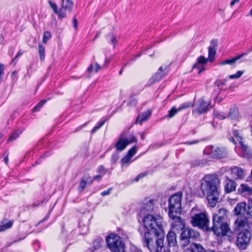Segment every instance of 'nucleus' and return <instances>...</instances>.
Here are the masks:
<instances>
[{"label":"nucleus","mask_w":252,"mask_h":252,"mask_svg":"<svg viewBox=\"0 0 252 252\" xmlns=\"http://www.w3.org/2000/svg\"><path fill=\"white\" fill-rule=\"evenodd\" d=\"M220 184V179L214 175H207L201 180V191L207 195L208 203L212 207H215L218 202Z\"/></svg>","instance_id":"obj_1"},{"label":"nucleus","mask_w":252,"mask_h":252,"mask_svg":"<svg viewBox=\"0 0 252 252\" xmlns=\"http://www.w3.org/2000/svg\"><path fill=\"white\" fill-rule=\"evenodd\" d=\"M182 192H179L170 196L168 200L169 216L173 221H175V225H179L180 228L184 227V222L179 216L182 209Z\"/></svg>","instance_id":"obj_2"},{"label":"nucleus","mask_w":252,"mask_h":252,"mask_svg":"<svg viewBox=\"0 0 252 252\" xmlns=\"http://www.w3.org/2000/svg\"><path fill=\"white\" fill-rule=\"evenodd\" d=\"M143 220L145 228L150 230V232L152 231L153 234L164 236L163 227L166 224L160 216H153L148 214L144 218Z\"/></svg>","instance_id":"obj_3"},{"label":"nucleus","mask_w":252,"mask_h":252,"mask_svg":"<svg viewBox=\"0 0 252 252\" xmlns=\"http://www.w3.org/2000/svg\"><path fill=\"white\" fill-rule=\"evenodd\" d=\"M158 238L153 243V234L147 231L145 232L144 241L146 246L151 252H161L164 245V237L161 235H156Z\"/></svg>","instance_id":"obj_4"},{"label":"nucleus","mask_w":252,"mask_h":252,"mask_svg":"<svg viewBox=\"0 0 252 252\" xmlns=\"http://www.w3.org/2000/svg\"><path fill=\"white\" fill-rule=\"evenodd\" d=\"M49 3L54 13L61 20L66 17V11H70L73 6L72 1H58V3L49 1Z\"/></svg>","instance_id":"obj_5"},{"label":"nucleus","mask_w":252,"mask_h":252,"mask_svg":"<svg viewBox=\"0 0 252 252\" xmlns=\"http://www.w3.org/2000/svg\"><path fill=\"white\" fill-rule=\"evenodd\" d=\"M190 222L194 227H197L206 231H210L209 216L205 212L200 213L192 216Z\"/></svg>","instance_id":"obj_6"},{"label":"nucleus","mask_w":252,"mask_h":252,"mask_svg":"<svg viewBox=\"0 0 252 252\" xmlns=\"http://www.w3.org/2000/svg\"><path fill=\"white\" fill-rule=\"evenodd\" d=\"M203 154L210 158L220 159L227 157L228 151L224 147L210 145L205 147L203 150Z\"/></svg>","instance_id":"obj_7"},{"label":"nucleus","mask_w":252,"mask_h":252,"mask_svg":"<svg viewBox=\"0 0 252 252\" xmlns=\"http://www.w3.org/2000/svg\"><path fill=\"white\" fill-rule=\"evenodd\" d=\"M108 248L111 252H121L123 250V244L121 237L112 233L106 238Z\"/></svg>","instance_id":"obj_8"},{"label":"nucleus","mask_w":252,"mask_h":252,"mask_svg":"<svg viewBox=\"0 0 252 252\" xmlns=\"http://www.w3.org/2000/svg\"><path fill=\"white\" fill-rule=\"evenodd\" d=\"M251 238V233L250 231H241L237 235L236 245L240 250H245L250 244Z\"/></svg>","instance_id":"obj_9"},{"label":"nucleus","mask_w":252,"mask_h":252,"mask_svg":"<svg viewBox=\"0 0 252 252\" xmlns=\"http://www.w3.org/2000/svg\"><path fill=\"white\" fill-rule=\"evenodd\" d=\"M230 230V227L226 222L215 221L213 222V226L210 227V230L219 236L226 235Z\"/></svg>","instance_id":"obj_10"},{"label":"nucleus","mask_w":252,"mask_h":252,"mask_svg":"<svg viewBox=\"0 0 252 252\" xmlns=\"http://www.w3.org/2000/svg\"><path fill=\"white\" fill-rule=\"evenodd\" d=\"M136 142L137 139L135 136L132 135L129 138H126L122 134L120 136L115 146L117 151H122L128 144Z\"/></svg>","instance_id":"obj_11"},{"label":"nucleus","mask_w":252,"mask_h":252,"mask_svg":"<svg viewBox=\"0 0 252 252\" xmlns=\"http://www.w3.org/2000/svg\"><path fill=\"white\" fill-rule=\"evenodd\" d=\"M234 224L235 229L238 231H250L252 228V223L249 222L245 217L237 218Z\"/></svg>","instance_id":"obj_12"},{"label":"nucleus","mask_w":252,"mask_h":252,"mask_svg":"<svg viewBox=\"0 0 252 252\" xmlns=\"http://www.w3.org/2000/svg\"><path fill=\"white\" fill-rule=\"evenodd\" d=\"M208 59L203 56H200L197 59L196 63L192 66V70H196L197 74H199L205 70L204 66Z\"/></svg>","instance_id":"obj_13"},{"label":"nucleus","mask_w":252,"mask_h":252,"mask_svg":"<svg viewBox=\"0 0 252 252\" xmlns=\"http://www.w3.org/2000/svg\"><path fill=\"white\" fill-rule=\"evenodd\" d=\"M228 211L225 209H220L218 213L214 214L213 222L215 221L224 222L227 218Z\"/></svg>","instance_id":"obj_14"},{"label":"nucleus","mask_w":252,"mask_h":252,"mask_svg":"<svg viewBox=\"0 0 252 252\" xmlns=\"http://www.w3.org/2000/svg\"><path fill=\"white\" fill-rule=\"evenodd\" d=\"M166 68V67H160L157 72L150 79V83L153 84L160 80L165 75Z\"/></svg>","instance_id":"obj_15"},{"label":"nucleus","mask_w":252,"mask_h":252,"mask_svg":"<svg viewBox=\"0 0 252 252\" xmlns=\"http://www.w3.org/2000/svg\"><path fill=\"white\" fill-rule=\"evenodd\" d=\"M210 104L209 101H205L204 98L199 99L197 107L194 109V112H196L198 114H202L207 111V108Z\"/></svg>","instance_id":"obj_16"},{"label":"nucleus","mask_w":252,"mask_h":252,"mask_svg":"<svg viewBox=\"0 0 252 252\" xmlns=\"http://www.w3.org/2000/svg\"><path fill=\"white\" fill-rule=\"evenodd\" d=\"M155 201L154 199H146L140 211L141 213L152 212L155 210Z\"/></svg>","instance_id":"obj_17"},{"label":"nucleus","mask_w":252,"mask_h":252,"mask_svg":"<svg viewBox=\"0 0 252 252\" xmlns=\"http://www.w3.org/2000/svg\"><path fill=\"white\" fill-rule=\"evenodd\" d=\"M137 152V147L134 146L130 149L127 154L122 159L121 163L122 166L125 164H128L130 162L131 158L136 154Z\"/></svg>","instance_id":"obj_18"},{"label":"nucleus","mask_w":252,"mask_h":252,"mask_svg":"<svg viewBox=\"0 0 252 252\" xmlns=\"http://www.w3.org/2000/svg\"><path fill=\"white\" fill-rule=\"evenodd\" d=\"M185 252H205V249L200 244L192 243L185 250Z\"/></svg>","instance_id":"obj_19"},{"label":"nucleus","mask_w":252,"mask_h":252,"mask_svg":"<svg viewBox=\"0 0 252 252\" xmlns=\"http://www.w3.org/2000/svg\"><path fill=\"white\" fill-rule=\"evenodd\" d=\"M239 192L243 196L247 197L252 195V187L247 184H242L238 189Z\"/></svg>","instance_id":"obj_20"},{"label":"nucleus","mask_w":252,"mask_h":252,"mask_svg":"<svg viewBox=\"0 0 252 252\" xmlns=\"http://www.w3.org/2000/svg\"><path fill=\"white\" fill-rule=\"evenodd\" d=\"M190 106V103L186 102L181 104L177 109L175 107H173L169 111L168 116L169 118H172L174 116L178 111L187 109Z\"/></svg>","instance_id":"obj_21"},{"label":"nucleus","mask_w":252,"mask_h":252,"mask_svg":"<svg viewBox=\"0 0 252 252\" xmlns=\"http://www.w3.org/2000/svg\"><path fill=\"white\" fill-rule=\"evenodd\" d=\"M247 204L245 202H241L237 204L234 209V215L239 216L244 214L246 212Z\"/></svg>","instance_id":"obj_22"},{"label":"nucleus","mask_w":252,"mask_h":252,"mask_svg":"<svg viewBox=\"0 0 252 252\" xmlns=\"http://www.w3.org/2000/svg\"><path fill=\"white\" fill-rule=\"evenodd\" d=\"M233 177L237 179H242L244 176V171L240 167L235 166L230 169Z\"/></svg>","instance_id":"obj_23"},{"label":"nucleus","mask_w":252,"mask_h":252,"mask_svg":"<svg viewBox=\"0 0 252 252\" xmlns=\"http://www.w3.org/2000/svg\"><path fill=\"white\" fill-rule=\"evenodd\" d=\"M241 148L242 150V155L244 158H250L252 157V153L250 150L249 147L244 144L243 141H241Z\"/></svg>","instance_id":"obj_24"},{"label":"nucleus","mask_w":252,"mask_h":252,"mask_svg":"<svg viewBox=\"0 0 252 252\" xmlns=\"http://www.w3.org/2000/svg\"><path fill=\"white\" fill-rule=\"evenodd\" d=\"M173 226L175 229L179 230L181 229L182 230V232L181 234V238L182 240H187L189 239V228L187 227L185 228L184 226L183 228H179V225H175V221L173 222Z\"/></svg>","instance_id":"obj_25"},{"label":"nucleus","mask_w":252,"mask_h":252,"mask_svg":"<svg viewBox=\"0 0 252 252\" xmlns=\"http://www.w3.org/2000/svg\"><path fill=\"white\" fill-rule=\"evenodd\" d=\"M236 183L232 180H228L224 186L225 191L227 193L233 192L236 190Z\"/></svg>","instance_id":"obj_26"},{"label":"nucleus","mask_w":252,"mask_h":252,"mask_svg":"<svg viewBox=\"0 0 252 252\" xmlns=\"http://www.w3.org/2000/svg\"><path fill=\"white\" fill-rule=\"evenodd\" d=\"M151 114V113L150 111H147L139 114L137 117L136 123H139L141 125L142 122L147 121L149 119Z\"/></svg>","instance_id":"obj_27"},{"label":"nucleus","mask_w":252,"mask_h":252,"mask_svg":"<svg viewBox=\"0 0 252 252\" xmlns=\"http://www.w3.org/2000/svg\"><path fill=\"white\" fill-rule=\"evenodd\" d=\"M167 240L168 245L170 246H174L177 243L176 235L175 233L172 231H170L167 235Z\"/></svg>","instance_id":"obj_28"},{"label":"nucleus","mask_w":252,"mask_h":252,"mask_svg":"<svg viewBox=\"0 0 252 252\" xmlns=\"http://www.w3.org/2000/svg\"><path fill=\"white\" fill-rule=\"evenodd\" d=\"M101 69V67L97 63H95L94 65L91 64L87 69V72L89 73L92 72H97L99 70Z\"/></svg>","instance_id":"obj_29"},{"label":"nucleus","mask_w":252,"mask_h":252,"mask_svg":"<svg viewBox=\"0 0 252 252\" xmlns=\"http://www.w3.org/2000/svg\"><path fill=\"white\" fill-rule=\"evenodd\" d=\"M216 53V50L214 47L209 46L208 47V61L212 62L213 61V58H214Z\"/></svg>","instance_id":"obj_30"},{"label":"nucleus","mask_w":252,"mask_h":252,"mask_svg":"<svg viewBox=\"0 0 252 252\" xmlns=\"http://www.w3.org/2000/svg\"><path fill=\"white\" fill-rule=\"evenodd\" d=\"M242 56H243V55H239V56H237L231 59L226 60L221 62L220 63V65H225L226 64H233L236 62V61L240 59L242 57Z\"/></svg>","instance_id":"obj_31"},{"label":"nucleus","mask_w":252,"mask_h":252,"mask_svg":"<svg viewBox=\"0 0 252 252\" xmlns=\"http://www.w3.org/2000/svg\"><path fill=\"white\" fill-rule=\"evenodd\" d=\"M106 38L109 42H110L113 45L114 48H115V46L117 43L116 36L114 34L110 33L107 35Z\"/></svg>","instance_id":"obj_32"},{"label":"nucleus","mask_w":252,"mask_h":252,"mask_svg":"<svg viewBox=\"0 0 252 252\" xmlns=\"http://www.w3.org/2000/svg\"><path fill=\"white\" fill-rule=\"evenodd\" d=\"M13 221L9 220L8 222L4 224L3 225L0 224V231H5V230L11 228L13 225Z\"/></svg>","instance_id":"obj_33"},{"label":"nucleus","mask_w":252,"mask_h":252,"mask_svg":"<svg viewBox=\"0 0 252 252\" xmlns=\"http://www.w3.org/2000/svg\"><path fill=\"white\" fill-rule=\"evenodd\" d=\"M38 49L40 60H43L45 58V48L42 45L40 44L38 45Z\"/></svg>","instance_id":"obj_34"},{"label":"nucleus","mask_w":252,"mask_h":252,"mask_svg":"<svg viewBox=\"0 0 252 252\" xmlns=\"http://www.w3.org/2000/svg\"><path fill=\"white\" fill-rule=\"evenodd\" d=\"M199 236V233L198 231L189 228V239H195Z\"/></svg>","instance_id":"obj_35"},{"label":"nucleus","mask_w":252,"mask_h":252,"mask_svg":"<svg viewBox=\"0 0 252 252\" xmlns=\"http://www.w3.org/2000/svg\"><path fill=\"white\" fill-rule=\"evenodd\" d=\"M51 37V33L48 31H46L44 32L43 38L42 40V42L43 43L45 44L47 43V41L50 39Z\"/></svg>","instance_id":"obj_36"},{"label":"nucleus","mask_w":252,"mask_h":252,"mask_svg":"<svg viewBox=\"0 0 252 252\" xmlns=\"http://www.w3.org/2000/svg\"><path fill=\"white\" fill-rule=\"evenodd\" d=\"M21 133V131L20 130H17L16 131L14 132L13 133L11 134V136L8 139V141H10L16 139L18 137L19 134Z\"/></svg>","instance_id":"obj_37"},{"label":"nucleus","mask_w":252,"mask_h":252,"mask_svg":"<svg viewBox=\"0 0 252 252\" xmlns=\"http://www.w3.org/2000/svg\"><path fill=\"white\" fill-rule=\"evenodd\" d=\"M237 111L234 109H230L228 114L227 115L228 118L230 119H234L237 116Z\"/></svg>","instance_id":"obj_38"},{"label":"nucleus","mask_w":252,"mask_h":252,"mask_svg":"<svg viewBox=\"0 0 252 252\" xmlns=\"http://www.w3.org/2000/svg\"><path fill=\"white\" fill-rule=\"evenodd\" d=\"M105 120L102 121L98 123L96 126H95L92 130V133L95 132L97 130L99 129L105 123Z\"/></svg>","instance_id":"obj_39"},{"label":"nucleus","mask_w":252,"mask_h":252,"mask_svg":"<svg viewBox=\"0 0 252 252\" xmlns=\"http://www.w3.org/2000/svg\"><path fill=\"white\" fill-rule=\"evenodd\" d=\"M243 73L244 72L243 71H238L235 74L229 75V78L232 79H238L243 74Z\"/></svg>","instance_id":"obj_40"},{"label":"nucleus","mask_w":252,"mask_h":252,"mask_svg":"<svg viewBox=\"0 0 252 252\" xmlns=\"http://www.w3.org/2000/svg\"><path fill=\"white\" fill-rule=\"evenodd\" d=\"M46 100H43L40 101L36 106L33 109V111H38L42 106L43 105L46 103Z\"/></svg>","instance_id":"obj_41"},{"label":"nucleus","mask_w":252,"mask_h":252,"mask_svg":"<svg viewBox=\"0 0 252 252\" xmlns=\"http://www.w3.org/2000/svg\"><path fill=\"white\" fill-rule=\"evenodd\" d=\"M87 185H88L87 182L86 181V180L83 177L80 183V188H81L82 190H83L85 188H86Z\"/></svg>","instance_id":"obj_42"},{"label":"nucleus","mask_w":252,"mask_h":252,"mask_svg":"<svg viewBox=\"0 0 252 252\" xmlns=\"http://www.w3.org/2000/svg\"><path fill=\"white\" fill-rule=\"evenodd\" d=\"M233 135L236 138L237 140L239 142V144H241V141H243V138L239 135V133L238 131L235 130L233 131Z\"/></svg>","instance_id":"obj_43"},{"label":"nucleus","mask_w":252,"mask_h":252,"mask_svg":"<svg viewBox=\"0 0 252 252\" xmlns=\"http://www.w3.org/2000/svg\"><path fill=\"white\" fill-rule=\"evenodd\" d=\"M102 242L103 241L102 240H96L94 241V245L95 249H97L101 247Z\"/></svg>","instance_id":"obj_44"},{"label":"nucleus","mask_w":252,"mask_h":252,"mask_svg":"<svg viewBox=\"0 0 252 252\" xmlns=\"http://www.w3.org/2000/svg\"><path fill=\"white\" fill-rule=\"evenodd\" d=\"M119 155L117 153H114L112 155L111 157V162L113 164H115L119 158Z\"/></svg>","instance_id":"obj_45"},{"label":"nucleus","mask_w":252,"mask_h":252,"mask_svg":"<svg viewBox=\"0 0 252 252\" xmlns=\"http://www.w3.org/2000/svg\"><path fill=\"white\" fill-rule=\"evenodd\" d=\"M83 177L86 180V181L87 182L88 185H91L92 184L93 182V179L89 175H85Z\"/></svg>","instance_id":"obj_46"},{"label":"nucleus","mask_w":252,"mask_h":252,"mask_svg":"<svg viewBox=\"0 0 252 252\" xmlns=\"http://www.w3.org/2000/svg\"><path fill=\"white\" fill-rule=\"evenodd\" d=\"M97 171L100 174H105L106 172V170L105 169L103 166L100 165L98 167Z\"/></svg>","instance_id":"obj_47"},{"label":"nucleus","mask_w":252,"mask_h":252,"mask_svg":"<svg viewBox=\"0 0 252 252\" xmlns=\"http://www.w3.org/2000/svg\"><path fill=\"white\" fill-rule=\"evenodd\" d=\"M4 65L2 63H0V81H1L2 78L4 75Z\"/></svg>","instance_id":"obj_48"},{"label":"nucleus","mask_w":252,"mask_h":252,"mask_svg":"<svg viewBox=\"0 0 252 252\" xmlns=\"http://www.w3.org/2000/svg\"><path fill=\"white\" fill-rule=\"evenodd\" d=\"M147 175V173H141L140 174H139L137 177L135 179V181L136 182H137L139 181V180L144 177H145L146 175Z\"/></svg>","instance_id":"obj_49"},{"label":"nucleus","mask_w":252,"mask_h":252,"mask_svg":"<svg viewBox=\"0 0 252 252\" xmlns=\"http://www.w3.org/2000/svg\"><path fill=\"white\" fill-rule=\"evenodd\" d=\"M72 23L75 30H77L78 29V21L76 18L74 17L73 18Z\"/></svg>","instance_id":"obj_50"},{"label":"nucleus","mask_w":252,"mask_h":252,"mask_svg":"<svg viewBox=\"0 0 252 252\" xmlns=\"http://www.w3.org/2000/svg\"><path fill=\"white\" fill-rule=\"evenodd\" d=\"M217 117L220 119L223 120L226 118V115L224 113L220 112L218 114Z\"/></svg>","instance_id":"obj_51"},{"label":"nucleus","mask_w":252,"mask_h":252,"mask_svg":"<svg viewBox=\"0 0 252 252\" xmlns=\"http://www.w3.org/2000/svg\"><path fill=\"white\" fill-rule=\"evenodd\" d=\"M23 54V52L21 51V50H20L18 53H17V54L16 55V56L15 57V58L12 59V61H11V63H14L15 61L18 59L20 56H21L22 55V54Z\"/></svg>","instance_id":"obj_52"},{"label":"nucleus","mask_w":252,"mask_h":252,"mask_svg":"<svg viewBox=\"0 0 252 252\" xmlns=\"http://www.w3.org/2000/svg\"><path fill=\"white\" fill-rule=\"evenodd\" d=\"M111 190H112V189L111 188H109L107 190L102 191L101 193V195L102 196L107 195L109 194V193H110V192Z\"/></svg>","instance_id":"obj_53"},{"label":"nucleus","mask_w":252,"mask_h":252,"mask_svg":"<svg viewBox=\"0 0 252 252\" xmlns=\"http://www.w3.org/2000/svg\"><path fill=\"white\" fill-rule=\"evenodd\" d=\"M131 252H142V251L140 249H137V248H132L131 249Z\"/></svg>","instance_id":"obj_54"},{"label":"nucleus","mask_w":252,"mask_h":252,"mask_svg":"<svg viewBox=\"0 0 252 252\" xmlns=\"http://www.w3.org/2000/svg\"><path fill=\"white\" fill-rule=\"evenodd\" d=\"M195 162V163L194 164V166H200L202 164L201 161L199 160H196Z\"/></svg>","instance_id":"obj_55"},{"label":"nucleus","mask_w":252,"mask_h":252,"mask_svg":"<svg viewBox=\"0 0 252 252\" xmlns=\"http://www.w3.org/2000/svg\"><path fill=\"white\" fill-rule=\"evenodd\" d=\"M229 140L231 141L232 143H233L234 144H236V141L234 139V138L233 137H231L229 138Z\"/></svg>","instance_id":"obj_56"},{"label":"nucleus","mask_w":252,"mask_h":252,"mask_svg":"<svg viewBox=\"0 0 252 252\" xmlns=\"http://www.w3.org/2000/svg\"><path fill=\"white\" fill-rule=\"evenodd\" d=\"M197 142H198V141H191V142H187L186 143L187 144L190 145V144H193L197 143Z\"/></svg>","instance_id":"obj_57"},{"label":"nucleus","mask_w":252,"mask_h":252,"mask_svg":"<svg viewBox=\"0 0 252 252\" xmlns=\"http://www.w3.org/2000/svg\"><path fill=\"white\" fill-rule=\"evenodd\" d=\"M101 175H97L96 176H95L94 177V179H100L101 178Z\"/></svg>","instance_id":"obj_58"},{"label":"nucleus","mask_w":252,"mask_h":252,"mask_svg":"<svg viewBox=\"0 0 252 252\" xmlns=\"http://www.w3.org/2000/svg\"><path fill=\"white\" fill-rule=\"evenodd\" d=\"M100 34V32H98L96 33V35H95L94 40V39H95L96 38H97L98 37V36H99V35Z\"/></svg>","instance_id":"obj_59"},{"label":"nucleus","mask_w":252,"mask_h":252,"mask_svg":"<svg viewBox=\"0 0 252 252\" xmlns=\"http://www.w3.org/2000/svg\"><path fill=\"white\" fill-rule=\"evenodd\" d=\"M236 1H231V3L230 4V6L232 7L235 4Z\"/></svg>","instance_id":"obj_60"},{"label":"nucleus","mask_w":252,"mask_h":252,"mask_svg":"<svg viewBox=\"0 0 252 252\" xmlns=\"http://www.w3.org/2000/svg\"><path fill=\"white\" fill-rule=\"evenodd\" d=\"M4 160L5 163L7 164V162H8V157H7V156L5 157L4 158Z\"/></svg>","instance_id":"obj_61"},{"label":"nucleus","mask_w":252,"mask_h":252,"mask_svg":"<svg viewBox=\"0 0 252 252\" xmlns=\"http://www.w3.org/2000/svg\"><path fill=\"white\" fill-rule=\"evenodd\" d=\"M13 53H14V50H12L11 51H10L9 52V54L11 56H12L13 55Z\"/></svg>","instance_id":"obj_62"},{"label":"nucleus","mask_w":252,"mask_h":252,"mask_svg":"<svg viewBox=\"0 0 252 252\" xmlns=\"http://www.w3.org/2000/svg\"><path fill=\"white\" fill-rule=\"evenodd\" d=\"M141 138H142V139H144V138H145V137H144V133H141Z\"/></svg>","instance_id":"obj_63"},{"label":"nucleus","mask_w":252,"mask_h":252,"mask_svg":"<svg viewBox=\"0 0 252 252\" xmlns=\"http://www.w3.org/2000/svg\"><path fill=\"white\" fill-rule=\"evenodd\" d=\"M205 252H215V251H213V250H208V251H206L205 250Z\"/></svg>","instance_id":"obj_64"}]
</instances>
